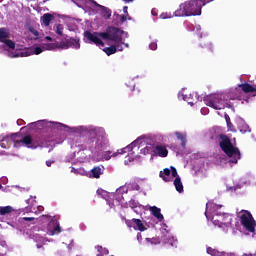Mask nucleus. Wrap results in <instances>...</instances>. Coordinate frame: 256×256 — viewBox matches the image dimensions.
<instances>
[{
  "instance_id": "1",
  "label": "nucleus",
  "mask_w": 256,
  "mask_h": 256,
  "mask_svg": "<svg viewBox=\"0 0 256 256\" xmlns=\"http://www.w3.org/2000/svg\"><path fill=\"white\" fill-rule=\"evenodd\" d=\"M92 133L96 137L79 145V152H86V157H99L101 151H103L105 147L109 146V140L103 128H95L92 130Z\"/></svg>"
},
{
  "instance_id": "2",
  "label": "nucleus",
  "mask_w": 256,
  "mask_h": 256,
  "mask_svg": "<svg viewBox=\"0 0 256 256\" xmlns=\"http://www.w3.org/2000/svg\"><path fill=\"white\" fill-rule=\"evenodd\" d=\"M203 3L200 0H190L179 6L175 11V17H192L202 15Z\"/></svg>"
},
{
  "instance_id": "3",
  "label": "nucleus",
  "mask_w": 256,
  "mask_h": 256,
  "mask_svg": "<svg viewBox=\"0 0 256 256\" xmlns=\"http://www.w3.org/2000/svg\"><path fill=\"white\" fill-rule=\"evenodd\" d=\"M219 139V146L227 157H229L230 163L237 164L238 160L241 159V152L239 148L232 144L231 140L226 136V134H219Z\"/></svg>"
},
{
  "instance_id": "4",
  "label": "nucleus",
  "mask_w": 256,
  "mask_h": 256,
  "mask_svg": "<svg viewBox=\"0 0 256 256\" xmlns=\"http://www.w3.org/2000/svg\"><path fill=\"white\" fill-rule=\"evenodd\" d=\"M18 147L22 144H25L29 148H36V147H47L49 145V140L46 137L41 136V134L37 135L35 138L27 135L22 140L18 138Z\"/></svg>"
},
{
  "instance_id": "5",
  "label": "nucleus",
  "mask_w": 256,
  "mask_h": 256,
  "mask_svg": "<svg viewBox=\"0 0 256 256\" xmlns=\"http://www.w3.org/2000/svg\"><path fill=\"white\" fill-rule=\"evenodd\" d=\"M121 35H123V30L114 26H109L105 32H100V38L103 40L113 41L115 43L123 41Z\"/></svg>"
},
{
  "instance_id": "6",
  "label": "nucleus",
  "mask_w": 256,
  "mask_h": 256,
  "mask_svg": "<svg viewBox=\"0 0 256 256\" xmlns=\"http://www.w3.org/2000/svg\"><path fill=\"white\" fill-rule=\"evenodd\" d=\"M240 224L246 231L254 233L256 230V220L254 219L252 213L248 210L240 211Z\"/></svg>"
},
{
  "instance_id": "7",
  "label": "nucleus",
  "mask_w": 256,
  "mask_h": 256,
  "mask_svg": "<svg viewBox=\"0 0 256 256\" xmlns=\"http://www.w3.org/2000/svg\"><path fill=\"white\" fill-rule=\"evenodd\" d=\"M203 101L207 106H210L212 109L221 110L225 107V101L221 94L206 96L204 97Z\"/></svg>"
},
{
  "instance_id": "8",
  "label": "nucleus",
  "mask_w": 256,
  "mask_h": 256,
  "mask_svg": "<svg viewBox=\"0 0 256 256\" xmlns=\"http://www.w3.org/2000/svg\"><path fill=\"white\" fill-rule=\"evenodd\" d=\"M20 134H10L6 137H0V146L4 149L10 148L12 145L14 147H19Z\"/></svg>"
},
{
  "instance_id": "9",
  "label": "nucleus",
  "mask_w": 256,
  "mask_h": 256,
  "mask_svg": "<svg viewBox=\"0 0 256 256\" xmlns=\"http://www.w3.org/2000/svg\"><path fill=\"white\" fill-rule=\"evenodd\" d=\"M123 219L125 220V223L128 228H134V230L140 231V232H144L147 230L145 224L141 219H138V218H133V219L123 218Z\"/></svg>"
},
{
  "instance_id": "10",
  "label": "nucleus",
  "mask_w": 256,
  "mask_h": 256,
  "mask_svg": "<svg viewBox=\"0 0 256 256\" xmlns=\"http://www.w3.org/2000/svg\"><path fill=\"white\" fill-rule=\"evenodd\" d=\"M39 126H46L47 128H50L52 130L56 131H63L64 129L68 128L66 124L60 123V122H46L45 120H40L36 122Z\"/></svg>"
},
{
  "instance_id": "11",
  "label": "nucleus",
  "mask_w": 256,
  "mask_h": 256,
  "mask_svg": "<svg viewBox=\"0 0 256 256\" xmlns=\"http://www.w3.org/2000/svg\"><path fill=\"white\" fill-rule=\"evenodd\" d=\"M101 32H91V31H85L84 37L88 39L91 43L96 44L97 46H105L103 41L101 40L100 36Z\"/></svg>"
},
{
  "instance_id": "12",
  "label": "nucleus",
  "mask_w": 256,
  "mask_h": 256,
  "mask_svg": "<svg viewBox=\"0 0 256 256\" xmlns=\"http://www.w3.org/2000/svg\"><path fill=\"white\" fill-rule=\"evenodd\" d=\"M132 148H133V143L131 145L127 146L126 148L118 150L117 152H114V153L112 151H105V152L102 153L101 158L104 161H110V159H112V157H118L119 154L125 153L126 149L132 150Z\"/></svg>"
},
{
  "instance_id": "13",
  "label": "nucleus",
  "mask_w": 256,
  "mask_h": 256,
  "mask_svg": "<svg viewBox=\"0 0 256 256\" xmlns=\"http://www.w3.org/2000/svg\"><path fill=\"white\" fill-rule=\"evenodd\" d=\"M214 224L218 225L219 228L225 230H228V228L232 225V218L228 214H225L223 218L219 220H214Z\"/></svg>"
},
{
  "instance_id": "14",
  "label": "nucleus",
  "mask_w": 256,
  "mask_h": 256,
  "mask_svg": "<svg viewBox=\"0 0 256 256\" xmlns=\"http://www.w3.org/2000/svg\"><path fill=\"white\" fill-rule=\"evenodd\" d=\"M238 88H240L243 93H253V97L256 96V84L244 82L243 84H238Z\"/></svg>"
},
{
  "instance_id": "15",
  "label": "nucleus",
  "mask_w": 256,
  "mask_h": 256,
  "mask_svg": "<svg viewBox=\"0 0 256 256\" xmlns=\"http://www.w3.org/2000/svg\"><path fill=\"white\" fill-rule=\"evenodd\" d=\"M149 211L153 217H155L159 222L164 220V215L161 213V209L157 206H152L149 208Z\"/></svg>"
},
{
  "instance_id": "16",
  "label": "nucleus",
  "mask_w": 256,
  "mask_h": 256,
  "mask_svg": "<svg viewBox=\"0 0 256 256\" xmlns=\"http://www.w3.org/2000/svg\"><path fill=\"white\" fill-rule=\"evenodd\" d=\"M100 15L103 19L109 20L112 17V10L105 6H100Z\"/></svg>"
},
{
  "instance_id": "17",
  "label": "nucleus",
  "mask_w": 256,
  "mask_h": 256,
  "mask_svg": "<svg viewBox=\"0 0 256 256\" xmlns=\"http://www.w3.org/2000/svg\"><path fill=\"white\" fill-rule=\"evenodd\" d=\"M154 153L158 154L159 157H167L169 155V150L164 146L157 145L154 149Z\"/></svg>"
},
{
  "instance_id": "18",
  "label": "nucleus",
  "mask_w": 256,
  "mask_h": 256,
  "mask_svg": "<svg viewBox=\"0 0 256 256\" xmlns=\"http://www.w3.org/2000/svg\"><path fill=\"white\" fill-rule=\"evenodd\" d=\"M66 40H67L68 48H73V49L80 48V40L79 38H77V36L75 38H67Z\"/></svg>"
},
{
  "instance_id": "19",
  "label": "nucleus",
  "mask_w": 256,
  "mask_h": 256,
  "mask_svg": "<svg viewBox=\"0 0 256 256\" xmlns=\"http://www.w3.org/2000/svg\"><path fill=\"white\" fill-rule=\"evenodd\" d=\"M52 235L54 234H60L62 232L61 230V226L58 220L56 219H52V221H50V227H52Z\"/></svg>"
},
{
  "instance_id": "20",
  "label": "nucleus",
  "mask_w": 256,
  "mask_h": 256,
  "mask_svg": "<svg viewBox=\"0 0 256 256\" xmlns=\"http://www.w3.org/2000/svg\"><path fill=\"white\" fill-rule=\"evenodd\" d=\"M169 176H171V169L165 168L163 171L159 172V177L164 181V182H170Z\"/></svg>"
},
{
  "instance_id": "21",
  "label": "nucleus",
  "mask_w": 256,
  "mask_h": 256,
  "mask_svg": "<svg viewBox=\"0 0 256 256\" xmlns=\"http://www.w3.org/2000/svg\"><path fill=\"white\" fill-rule=\"evenodd\" d=\"M9 37H10V31L5 27H1L0 28V42L4 43L6 41V39H8Z\"/></svg>"
},
{
  "instance_id": "22",
  "label": "nucleus",
  "mask_w": 256,
  "mask_h": 256,
  "mask_svg": "<svg viewBox=\"0 0 256 256\" xmlns=\"http://www.w3.org/2000/svg\"><path fill=\"white\" fill-rule=\"evenodd\" d=\"M54 19V16L50 13H46L42 16L41 21L46 27H49L51 21Z\"/></svg>"
},
{
  "instance_id": "23",
  "label": "nucleus",
  "mask_w": 256,
  "mask_h": 256,
  "mask_svg": "<svg viewBox=\"0 0 256 256\" xmlns=\"http://www.w3.org/2000/svg\"><path fill=\"white\" fill-rule=\"evenodd\" d=\"M175 136L177 137L178 140L181 141L182 147L185 148L187 144V135L182 134V132H175Z\"/></svg>"
},
{
  "instance_id": "24",
  "label": "nucleus",
  "mask_w": 256,
  "mask_h": 256,
  "mask_svg": "<svg viewBox=\"0 0 256 256\" xmlns=\"http://www.w3.org/2000/svg\"><path fill=\"white\" fill-rule=\"evenodd\" d=\"M91 172H92V177L96 179H99L100 176L103 174V170L101 166L94 167Z\"/></svg>"
},
{
  "instance_id": "25",
  "label": "nucleus",
  "mask_w": 256,
  "mask_h": 256,
  "mask_svg": "<svg viewBox=\"0 0 256 256\" xmlns=\"http://www.w3.org/2000/svg\"><path fill=\"white\" fill-rule=\"evenodd\" d=\"M14 211L12 206H0V215L1 216H6L8 214H11Z\"/></svg>"
},
{
  "instance_id": "26",
  "label": "nucleus",
  "mask_w": 256,
  "mask_h": 256,
  "mask_svg": "<svg viewBox=\"0 0 256 256\" xmlns=\"http://www.w3.org/2000/svg\"><path fill=\"white\" fill-rule=\"evenodd\" d=\"M174 186H175V189L179 192V193H182L184 191V187H183V184L181 182V178L180 177H177L175 178L174 180Z\"/></svg>"
},
{
  "instance_id": "27",
  "label": "nucleus",
  "mask_w": 256,
  "mask_h": 256,
  "mask_svg": "<svg viewBox=\"0 0 256 256\" xmlns=\"http://www.w3.org/2000/svg\"><path fill=\"white\" fill-rule=\"evenodd\" d=\"M103 51L106 53V55L111 56L112 54H115L117 52V47L115 45H112L110 47L104 48Z\"/></svg>"
},
{
  "instance_id": "28",
  "label": "nucleus",
  "mask_w": 256,
  "mask_h": 256,
  "mask_svg": "<svg viewBox=\"0 0 256 256\" xmlns=\"http://www.w3.org/2000/svg\"><path fill=\"white\" fill-rule=\"evenodd\" d=\"M28 31L33 35V40L39 39V31L33 26H28Z\"/></svg>"
},
{
  "instance_id": "29",
  "label": "nucleus",
  "mask_w": 256,
  "mask_h": 256,
  "mask_svg": "<svg viewBox=\"0 0 256 256\" xmlns=\"http://www.w3.org/2000/svg\"><path fill=\"white\" fill-rule=\"evenodd\" d=\"M54 31L58 36H63L64 26L63 24H57L54 26Z\"/></svg>"
},
{
  "instance_id": "30",
  "label": "nucleus",
  "mask_w": 256,
  "mask_h": 256,
  "mask_svg": "<svg viewBox=\"0 0 256 256\" xmlns=\"http://www.w3.org/2000/svg\"><path fill=\"white\" fill-rule=\"evenodd\" d=\"M238 130H240L242 134H245L247 132H250V127L246 123H241L240 126H238Z\"/></svg>"
},
{
  "instance_id": "31",
  "label": "nucleus",
  "mask_w": 256,
  "mask_h": 256,
  "mask_svg": "<svg viewBox=\"0 0 256 256\" xmlns=\"http://www.w3.org/2000/svg\"><path fill=\"white\" fill-rule=\"evenodd\" d=\"M4 44H6V46L9 48V49H15L16 47V43L14 41H11V40H5L4 42H2Z\"/></svg>"
},
{
  "instance_id": "32",
  "label": "nucleus",
  "mask_w": 256,
  "mask_h": 256,
  "mask_svg": "<svg viewBox=\"0 0 256 256\" xmlns=\"http://www.w3.org/2000/svg\"><path fill=\"white\" fill-rule=\"evenodd\" d=\"M146 242L150 243V244H160L161 242L159 241V239L157 238H146Z\"/></svg>"
},
{
  "instance_id": "33",
  "label": "nucleus",
  "mask_w": 256,
  "mask_h": 256,
  "mask_svg": "<svg viewBox=\"0 0 256 256\" xmlns=\"http://www.w3.org/2000/svg\"><path fill=\"white\" fill-rule=\"evenodd\" d=\"M170 169H171L170 172L172 173V177H174L175 179H176L177 177H180V176L178 175L177 170H176V168H175L174 166H171Z\"/></svg>"
},
{
  "instance_id": "34",
  "label": "nucleus",
  "mask_w": 256,
  "mask_h": 256,
  "mask_svg": "<svg viewBox=\"0 0 256 256\" xmlns=\"http://www.w3.org/2000/svg\"><path fill=\"white\" fill-rule=\"evenodd\" d=\"M207 253L211 256H217V250L211 248V247H208L207 248Z\"/></svg>"
},
{
  "instance_id": "35",
  "label": "nucleus",
  "mask_w": 256,
  "mask_h": 256,
  "mask_svg": "<svg viewBox=\"0 0 256 256\" xmlns=\"http://www.w3.org/2000/svg\"><path fill=\"white\" fill-rule=\"evenodd\" d=\"M59 48H61V49H69V45H68L67 40H65L64 42H61L60 45H59Z\"/></svg>"
},
{
  "instance_id": "36",
  "label": "nucleus",
  "mask_w": 256,
  "mask_h": 256,
  "mask_svg": "<svg viewBox=\"0 0 256 256\" xmlns=\"http://www.w3.org/2000/svg\"><path fill=\"white\" fill-rule=\"evenodd\" d=\"M216 256H234V254H229V253H226V252L217 251Z\"/></svg>"
},
{
  "instance_id": "37",
  "label": "nucleus",
  "mask_w": 256,
  "mask_h": 256,
  "mask_svg": "<svg viewBox=\"0 0 256 256\" xmlns=\"http://www.w3.org/2000/svg\"><path fill=\"white\" fill-rule=\"evenodd\" d=\"M149 48H150L151 50H156V49L158 48V45H157L156 42H151V43L149 44Z\"/></svg>"
},
{
  "instance_id": "38",
  "label": "nucleus",
  "mask_w": 256,
  "mask_h": 256,
  "mask_svg": "<svg viewBox=\"0 0 256 256\" xmlns=\"http://www.w3.org/2000/svg\"><path fill=\"white\" fill-rule=\"evenodd\" d=\"M127 17H128L127 14L120 15V22H121V23H125V22L127 21Z\"/></svg>"
},
{
  "instance_id": "39",
  "label": "nucleus",
  "mask_w": 256,
  "mask_h": 256,
  "mask_svg": "<svg viewBox=\"0 0 256 256\" xmlns=\"http://www.w3.org/2000/svg\"><path fill=\"white\" fill-rule=\"evenodd\" d=\"M115 47H116V51H123V45H121V42L116 43Z\"/></svg>"
},
{
  "instance_id": "40",
  "label": "nucleus",
  "mask_w": 256,
  "mask_h": 256,
  "mask_svg": "<svg viewBox=\"0 0 256 256\" xmlns=\"http://www.w3.org/2000/svg\"><path fill=\"white\" fill-rule=\"evenodd\" d=\"M43 52V50L40 48V47H36L35 49H34V54H36V55H39L40 53H42Z\"/></svg>"
},
{
  "instance_id": "41",
  "label": "nucleus",
  "mask_w": 256,
  "mask_h": 256,
  "mask_svg": "<svg viewBox=\"0 0 256 256\" xmlns=\"http://www.w3.org/2000/svg\"><path fill=\"white\" fill-rule=\"evenodd\" d=\"M22 220L31 222V221H34L35 218L34 217H23Z\"/></svg>"
},
{
  "instance_id": "42",
  "label": "nucleus",
  "mask_w": 256,
  "mask_h": 256,
  "mask_svg": "<svg viewBox=\"0 0 256 256\" xmlns=\"http://www.w3.org/2000/svg\"><path fill=\"white\" fill-rule=\"evenodd\" d=\"M199 1L202 3V5L205 6L206 4L213 2L214 0H199Z\"/></svg>"
},
{
  "instance_id": "43",
  "label": "nucleus",
  "mask_w": 256,
  "mask_h": 256,
  "mask_svg": "<svg viewBox=\"0 0 256 256\" xmlns=\"http://www.w3.org/2000/svg\"><path fill=\"white\" fill-rule=\"evenodd\" d=\"M54 163H55V161H51V160H47V161H46L47 167H51L52 164H54Z\"/></svg>"
},
{
  "instance_id": "44",
  "label": "nucleus",
  "mask_w": 256,
  "mask_h": 256,
  "mask_svg": "<svg viewBox=\"0 0 256 256\" xmlns=\"http://www.w3.org/2000/svg\"><path fill=\"white\" fill-rule=\"evenodd\" d=\"M123 12L125 13L124 15H129L128 14V7L127 6L123 7Z\"/></svg>"
},
{
  "instance_id": "45",
  "label": "nucleus",
  "mask_w": 256,
  "mask_h": 256,
  "mask_svg": "<svg viewBox=\"0 0 256 256\" xmlns=\"http://www.w3.org/2000/svg\"><path fill=\"white\" fill-rule=\"evenodd\" d=\"M93 2V4L96 6V7H98V8H100V6H102V5H100V4H98L96 1H92Z\"/></svg>"
},
{
  "instance_id": "46",
  "label": "nucleus",
  "mask_w": 256,
  "mask_h": 256,
  "mask_svg": "<svg viewBox=\"0 0 256 256\" xmlns=\"http://www.w3.org/2000/svg\"><path fill=\"white\" fill-rule=\"evenodd\" d=\"M46 39H47L48 41H52L51 36H46Z\"/></svg>"
},
{
  "instance_id": "47",
  "label": "nucleus",
  "mask_w": 256,
  "mask_h": 256,
  "mask_svg": "<svg viewBox=\"0 0 256 256\" xmlns=\"http://www.w3.org/2000/svg\"><path fill=\"white\" fill-rule=\"evenodd\" d=\"M122 1L130 3V2H133L134 0H122Z\"/></svg>"
},
{
  "instance_id": "48",
  "label": "nucleus",
  "mask_w": 256,
  "mask_h": 256,
  "mask_svg": "<svg viewBox=\"0 0 256 256\" xmlns=\"http://www.w3.org/2000/svg\"><path fill=\"white\" fill-rule=\"evenodd\" d=\"M226 121H227V123H228V125H229V121H230L229 116H226Z\"/></svg>"
},
{
  "instance_id": "49",
  "label": "nucleus",
  "mask_w": 256,
  "mask_h": 256,
  "mask_svg": "<svg viewBox=\"0 0 256 256\" xmlns=\"http://www.w3.org/2000/svg\"><path fill=\"white\" fill-rule=\"evenodd\" d=\"M242 256H256V255H253V254H243Z\"/></svg>"
},
{
  "instance_id": "50",
  "label": "nucleus",
  "mask_w": 256,
  "mask_h": 256,
  "mask_svg": "<svg viewBox=\"0 0 256 256\" xmlns=\"http://www.w3.org/2000/svg\"><path fill=\"white\" fill-rule=\"evenodd\" d=\"M137 237H138V239H139V238H141L142 236H141V234H140V233H138Z\"/></svg>"
},
{
  "instance_id": "51",
  "label": "nucleus",
  "mask_w": 256,
  "mask_h": 256,
  "mask_svg": "<svg viewBox=\"0 0 256 256\" xmlns=\"http://www.w3.org/2000/svg\"><path fill=\"white\" fill-rule=\"evenodd\" d=\"M221 207V205L219 206V205H216V209H219Z\"/></svg>"
},
{
  "instance_id": "52",
  "label": "nucleus",
  "mask_w": 256,
  "mask_h": 256,
  "mask_svg": "<svg viewBox=\"0 0 256 256\" xmlns=\"http://www.w3.org/2000/svg\"><path fill=\"white\" fill-rule=\"evenodd\" d=\"M205 216H206V218H208L207 211H205Z\"/></svg>"
},
{
  "instance_id": "53",
  "label": "nucleus",
  "mask_w": 256,
  "mask_h": 256,
  "mask_svg": "<svg viewBox=\"0 0 256 256\" xmlns=\"http://www.w3.org/2000/svg\"><path fill=\"white\" fill-rule=\"evenodd\" d=\"M41 247H42L41 245L37 244V248H41Z\"/></svg>"
},
{
  "instance_id": "54",
  "label": "nucleus",
  "mask_w": 256,
  "mask_h": 256,
  "mask_svg": "<svg viewBox=\"0 0 256 256\" xmlns=\"http://www.w3.org/2000/svg\"><path fill=\"white\" fill-rule=\"evenodd\" d=\"M2 188L1 182H0V189Z\"/></svg>"
}]
</instances>
